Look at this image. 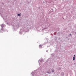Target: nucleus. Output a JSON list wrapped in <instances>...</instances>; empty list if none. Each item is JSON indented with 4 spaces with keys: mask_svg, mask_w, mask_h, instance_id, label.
I'll return each mask as SVG.
<instances>
[{
    "mask_svg": "<svg viewBox=\"0 0 76 76\" xmlns=\"http://www.w3.org/2000/svg\"><path fill=\"white\" fill-rule=\"evenodd\" d=\"M39 47H42V45H39Z\"/></svg>",
    "mask_w": 76,
    "mask_h": 76,
    "instance_id": "nucleus-1",
    "label": "nucleus"
},
{
    "mask_svg": "<svg viewBox=\"0 0 76 76\" xmlns=\"http://www.w3.org/2000/svg\"><path fill=\"white\" fill-rule=\"evenodd\" d=\"M75 60V58L74 57H73V60Z\"/></svg>",
    "mask_w": 76,
    "mask_h": 76,
    "instance_id": "nucleus-2",
    "label": "nucleus"
},
{
    "mask_svg": "<svg viewBox=\"0 0 76 76\" xmlns=\"http://www.w3.org/2000/svg\"><path fill=\"white\" fill-rule=\"evenodd\" d=\"M18 16H20V14H18Z\"/></svg>",
    "mask_w": 76,
    "mask_h": 76,
    "instance_id": "nucleus-3",
    "label": "nucleus"
},
{
    "mask_svg": "<svg viewBox=\"0 0 76 76\" xmlns=\"http://www.w3.org/2000/svg\"><path fill=\"white\" fill-rule=\"evenodd\" d=\"M1 27H2L3 28L4 26L3 25H1Z\"/></svg>",
    "mask_w": 76,
    "mask_h": 76,
    "instance_id": "nucleus-4",
    "label": "nucleus"
},
{
    "mask_svg": "<svg viewBox=\"0 0 76 76\" xmlns=\"http://www.w3.org/2000/svg\"><path fill=\"white\" fill-rule=\"evenodd\" d=\"M54 70H52V72H54Z\"/></svg>",
    "mask_w": 76,
    "mask_h": 76,
    "instance_id": "nucleus-5",
    "label": "nucleus"
},
{
    "mask_svg": "<svg viewBox=\"0 0 76 76\" xmlns=\"http://www.w3.org/2000/svg\"><path fill=\"white\" fill-rule=\"evenodd\" d=\"M70 35H71V34H70Z\"/></svg>",
    "mask_w": 76,
    "mask_h": 76,
    "instance_id": "nucleus-6",
    "label": "nucleus"
},
{
    "mask_svg": "<svg viewBox=\"0 0 76 76\" xmlns=\"http://www.w3.org/2000/svg\"><path fill=\"white\" fill-rule=\"evenodd\" d=\"M74 56H75V55H74Z\"/></svg>",
    "mask_w": 76,
    "mask_h": 76,
    "instance_id": "nucleus-7",
    "label": "nucleus"
}]
</instances>
